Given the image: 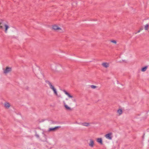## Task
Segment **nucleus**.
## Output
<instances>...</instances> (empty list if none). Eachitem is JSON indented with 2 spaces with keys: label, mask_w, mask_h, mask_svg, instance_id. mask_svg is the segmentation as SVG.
I'll use <instances>...</instances> for the list:
<instances>
[{
  "label": "nucleus",
  "mask_w": 149,
  "mask_h": 149,
  "mask_svg": "<svg viewBox=\"0 0 149 149\" xmlns=\"http://www.w3.org/2000/svg\"><path fill=\"white\" fill-rule=\"evenodd\" d=\"M52 29L56 32H59L60 33L64 32L63 30L60 27V25L57 24H54L52 25Z\"/></svg>",
  "instance_id": "1"
},
{
  "label": "nucleus",
  "mask_w": 149,
  "mask_h": 149,
  "mask_svg": "<svg viewBox=\"0 0 149 149\" xmlns=\"http://www.w3.org/2000/svg\"><path fill=\"white\" fill-rule=\"evenodd\" d=\"M66 100L65 102H63L65 109L67 111H71L72 110V109L67 104H71V101L68 98H66Z\"/></svg>",
  "instance_id": "2"
},
{
  "label": "nucleus",
  "mask_w": 149,
  "mask_h": 149,
  "mask_svg": "<svg viewBox=\"0 0 149 149\" xmlns=\"http://www.w3.org/2000/svg\"><path fill=\"white\" fill-rule=\"evenodd\" d=\"M3 26L5 28V32L6 33L7 32L8 29L9 28V27L8 24L5 23H0V28L1 29H3Z\"/></svg>",
  "instance_id": "3"
},
{
  "label": "nucleus",
  "mask_w": 149,
  "mask_h": 149,
  "mask_svg": "<svg viewBox=\"0 0 149 149\" xmlns=\"http://www.w3.org/2000/svg\"><path fill=\"white\" fill-rule=\"evenodd\" d=\"M12 71V68L6 67L5 69L3 70V73L7 74L10 72Z\"/></svg>",
  "instance_id": "4"
},
{
  "label": "nucleus",
  "mask_w": 149,
  "mask_h": 149,
  "mask_svg": "<svg viewBox=\"0 0 149 149\" xmlns=\"http://www.w3.org/2000/svg\"><path fill=\"white\" fill-rule=\"evenodd\" d=\"M4 108L6 109H9L11 107V104L10 103L7 102H4L3 105Z\"/></svg>",
  "instance_id": "5"
},
{
  "label": "nucleus",
  "mask_w": 149,
  "mask_h": 149,
  "mask_svg": "<svg viewBox=\"0 0 149 149\" xmlns=\"http://www.w3.org/2000/svg\"><path fill=\"white\" fill-rule=\"evenodd\" d=\"M95 145L94 141L92 139H90L89 140V142L88 143V145L91 147H93Z\"/></svg>",
  "instance_id": "6"
},
{
  "label": "nucleus",
  "mask_w": 149,
  "mask_h": 149,
  "mask_svg": "<svg viewBox=\"0 0 149 149\" xmlns=\"http://www.w3.org/2000/svg\"><path fill=\"white\" fill-rule=\"evenodd\" d=\"M46 82L49 85L50 87V88L52 90H53L56 88L50 82L48 81H47Z\"/></svg>",
  "instance_id": "7"
},
{
  "label": "nucleus",
  "mask_w": 149,
  "mask_h": 149,
  "mask_svg": "<svg viewBox=\"0 0 149 149\" xmlns=\"http://www.w3.org/2000/svg\"><path fill=\"white\" fill-rule=\"evenodd\" d=\"M60 128V126H57V127H56L54 128H50L49 129L48 131L49 132H50V131H55L56 130H57L58 129Z\"/></svg>",
  "instance_id": "8"
},
{
  "label": "nucleus",
  "mask_w": 149,
  "mask_h": 149,
  "mask_svg": "<svg viewBox=\"0 0 149 149\" xmlns=\"http://www.w3.org/2000/svg\"><path fill=\"white\" fill-rule=\"evenodd\" d=\"M112 133L111 132H110L109 133H108L105 135V136L107 139L111 140L112 139V137L111 136L112 135Z\"/></svg>",
  "instance_id": "9"
},
{
  "label": "nucleus",
  "mask_w": 149,
  "mask_h": 149,
  "mask_svg": "<svg viewBox=\"0 0 149 149\" xmlns=\"http://www.w3.org/2000/svg\"><path fill=\"white\" fill-rule=\"evenodd\" d=\"M109 66V63L107 62L103 63V67L107 68Z\"/></svg>",
  "instance_id": "10"
},
{
  "label": "nucleus",
  "mask_w": 149,
  "mask_h": 149,
  "mask_svg": "<svg viewBox=\"0 0 149 149\" xmlns=\"http://www.w3.org/2000/svg\"><path fill=\"white\" fill-rule=\"evenodd\" d=\"M81 125L84 126L88 127L90 125V123H88L84 122L82 123Z\"/></svg>",
  "instance_id": "11"
},
{
  "label": "nucleus",
  "mask_w": 149,
  "mask_h": 149,
  "mask_svg": "<svg viewBox=\"0 0 149 149\" xmlns=\"http://www.w3.org/2000/svg\"><path fill=\"white\" fill-rule=\"evenodd\" d=\"M96 141L98 143L100 144H102V140L101 138H98L97 139Z\"/></svg>",
  "instance_id": "12"
},
{
  "label": "nucleus",
  "mask_w": 149,
  "mask_h": 149,
  "mask_svg": "<svg viewBox=\"0 0 149 149\" xmlns=\"http://www.w3.org/2000/svg\"><path fill=\"white\" fill-rule=\"evenodd\" d=\"M64 92L65 94L68 96V97L70 98H72L73 97V96L70 95V93H68L67 92L65 91H64Z\"/></svg>",
  "instance_id": "13"
},
{
  "label": "nucleus",
  "mask_w": 149,
  "mask_h": 149,
  "mask_svg": "<svg viewBox=\"0 0 149 149\" xmlns=\"http://www.w3.org/2000/svg\"><path fill=\"white\" fill-rule=\"evenodd\" d=\"M52 91H53L54 93V94L55 95H56V96H58V97H60V96H59L58 95V93H57V91L56 89V88H55V89H54V90H53Z\"/></svg>",
  "instance_id": "14"
},
{
  "label": "nucleus",
  "mask_w": 149,
  "mask_h": 149,
  "mask_svg": "<svg viewBox=\"0 0 149 149\" xmlns=\"http://www.w3.org/2000/svg\"><path fill=\"white\" fill-rule=\"evenodd\" d=\"M147 68H148V66H145L141 68V70L142 72H145L146 70V69H147Z\"/></svg>",
  "instance_id": "15"
},
{
  "label": "nucleus",
  "mask_w": 149,
  "mask_h": 149,
  "mask_svg": "<svg viewBox=\"0 0 149 149\" xmlns=\"http://www.w3.org/2000/svg\"><path fill=\"white\" fill-rule=\"evenodd\" d=\"M117 113L119 115H121L123 113L122 110L121 109H119L117 110Z\"/></svg>",
  "instance_id": "16"
},
{
  "label": "nucleus",
  "mask_w": 149,
  "mask_h": 149,
  "mask_svg": "<svg viewBox=\"0 0 149 149\" xmlns=\"http://www.w3.org/2000/svg\"><path fill=\"white\" fill-rule=\"evenodd\" d=\"M149 25L148 24H146L144 27V29L146 30H147L148 29Z\"/></svg>",
  "instance_id": "17"
},
{
  "label": "nucleus",
  "mask_w": 149,
  "mask_h": 149,
  "mask_svg": "<svg viewBox=\"0 0 149 149\" xmlns=\"http://www.w3.org/2000/svg\"><path fill=\"white\" fill-rule=\"evenodd\" d=\"M91 88L92 89H95L97 88V86L94 85H92L91 86Z\"/></svg>",
  "instance_id": "18"
},
{
  "label": "nucleus",
  "mask_w": 149,
  "mask_h": 149,
  "mask_svg": "<svg viewBox=\"0 0 149 149\" xmlns=\"http://www.w3.org/2000/svg\"><path fill=\"white\" fill-rule=\"evenodd\" d=\"M111 42L113 43H114V44L116 43V41L115 40H111Z\"/></svg>",
  "instance_id": "19"
},
{
  "label": "nucleus",
  "mask_w": 149,
  "mask_h": 149,
  "mask_svg": "<svg viewBox=\"0 0 149 149\" xmlns=\"http://www.w3.org/2000/svg\"><path fill=\"white\" fill-rule=\"evenodd\" d=\"M143 29V26H141L140 29V31L142 30Z\"/></svg>",
  "instance_id": "20"
},
{
  "label": "nucleus",
  "mask_w": 149,
  "mask_h": 149,
  "mask_svg": "<svg viewBox=\"0 0 149 149\" xmlns=\"http://www.w3.org/2000/svg\"><path fill=\"white\" fill-rule=\"evenodd\" d=\"M141 31L140 30H139V31H138L136 32V33H135L136 34L137 33H139V32H140V31Z\"/></svg>",
  "instance_id": "21"
},
{
  "label": "nucleus",
  "mask_w": 149,
  "mask_h": 149,
  "mask_svg": "<svg viewBox=\"0 0 149 149\" xmlns=\"http://www.w3.org/2000/svg\"><path fill=\"white\" fill-rule=\"evenodd\" d=\"M36 136L38 138V137H39V135H38V134H36Z\"/></svg>",
  "instance_id": "22"
},
{
  "label": "nucleus",
  "mask_w": 149,
  "mask_h": 149,
  "mask_svg": "<svg viewBox=\"0 0 149 149\" xmlns=\"http://www.w3.org/2000/svg\"><path fill=\"white\" fill-rule=\"evenodd\" d=\"M107 71V70H106L105 71H103V72H106Z\"/></svg>",
  "instance_id": "23"
},
{
  "label": "nucleus",
  "mask_w": 149,
  "mask_h": 149,
  "mask_svg": "<svg viewBox=\"0 0 149 149\" xmlns=\"http://www.w3.org/2000/svg\"><path fill=\"white\" fill-rule=\"evenodd\" d=\"M74 101H75V100H74Z\"/></svg>",
  "instance_id": "24"
}]
</instances>
